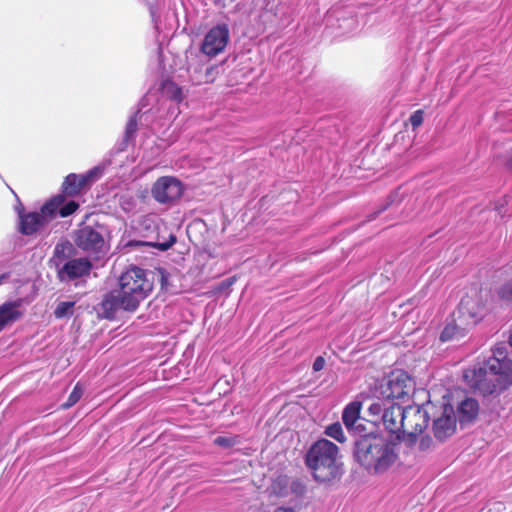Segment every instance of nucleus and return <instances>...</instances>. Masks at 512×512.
<instances>
[{
  "instance_id": "2",
  "label": "nucleus",
  "mask_w": 512,
  "mask_h": 512,
  "mask_svg": "<svg viewBox=\"0 0 512 512\" xmlns=\"http://www.w3.org/2000/svg\"><path fill=\"white\" fill-rule=\"evenodd\" d=\"M60 282L69 283L90 275L92 262L87 257H76V249L69 241L58 242L49 260Z\"/></svg>"
},
{
  "instance_id": "21",
  "label": "nucleus",
  "mask_w": 512,
  "mask_h": 512,
  "mask_svg": "<svg viewBox=\"0 0 512 512\" xmlns=\"http://www.w3.org/2000/svg\"><path fill=\"white\" fill-rule=\"evenodd\" d=\"M75 302L73 301H62L58 303L54 310V316L57 319H62L65 317H69L73 314Z\"/></svg>"
},
{
  "instance_id": "9",
  "label": "nucleus",
  "mask_w": 512,
  "mask_h": 512,
  "mask_svg": "<svg viewBox=\"0 0 512 512\" xmlns=\"http://www.w3.org/2000/svg\"><path fill=\"white\" fill-rule=\"evenodd\" d=\"M429 413L425 405H408L404 407V431L412 441L423 433L429 424Z\"/></svg>"
},
{
  "instance_id": "1",
  "label": "nucleus",
  "mask_w": 512,
  "mask_h": 512,
  "mask_svg": "<svg viewBox=\"0 0 512 512\" xmlns=\"http://www.w3.org/2000/svg\"><path fill=\"white\" fill-rule=\"evenodd\" d=\"M355 460L370 474L387 471L397 460V444L379 434H365L354 442Z\"/></svg>"
},
{
  "instance_id": "27",
  "label": "nucleus",
  "mask_w": 512,
  "mask_h": 512,
  "mask_svg": "<svg viewBox=\"0 0 512 512\" xmlns=\"http://www.w3.org/2000/svg\"><path fill=\"white\" fill-rule=\"evenodd\" d=\"M214 443L223 448H231L236 444V440L234 437L218 436Z\"/></svg>"
},
{
  "instance_id": "13",
  "label": "nucleus",
  "mask_w": 512,
  "mask_h": 512,
  "mask_svg": "<svg viewBox=\"0 0 512 512\" xmlns=\"http://www.w3.org/2000/svg\"><path fill=\"white\" fill-rule=\"evenodd\" d=\"M128 298L119 289L112 290L104 295L101 302L102 314L106 319H113L118 310L135 311L134 306H129Z\"/></svg>"
},
{
  "instance_id": "4",
  "label": "nucleus",
  "mask_w": 512,
  "mask_h": 512,
  "mask_svg": "<svg viewBox=\"0 0 512 512\" xmlns=\"http://www.w3.org/2000/svg\"><path fill=\"white\" fill-rule=\"evenodd\" d=\"M394 386H374L375 393L383 395V400L372 403L368 410L371 415L380 416L384 428L396 436L397 440L403 438L404 407L395 402Z\"/></svg>"
},
{
  "instance_id": "19",
  "label": "nucleus",
  "mask_w": 512,
  "mask_h": 512,
  "mask_svg": "<svg viewBox=\"0 0 512 512\" xmlns=\"http://www.w3.org/2000/svg\"><path fill=\"white\" fill-rule=\"evenodd\" d=\"M410 380L411 377L406 371L394 369L389 373L386 384H406Z\"/></svg>"
},
{
  "instance_id": "28",
  "label": "nucleus",
  "mask_w": 512,
  "mask_h": 512,
  "mask_svg": "<svg viewBox=\"0 0 512 512\" xmlns=\"http://www.w3.org/2000/svg\"><path fill=\"white\" fill-rule=\"evenodd\" d=\"M409 121L413 128L419 127L423 122V112L422 110L415 111L409 118Z\"/></svg>"
},
{
  "instance_id": "38",
  "label": "nucleus",
  "mask_w": 512,
  "mask_h": 512,
  "mask_svg": "<svg viewBox=\"0 0 512 512\" xmlns=\"http://www.w3.org/2000/svg\"><path fill=\"white\" fill-rule=\"evenodd\" d=\"M425 445H427V442H425V440L423 439V440L421 441V443H420V447H421V448H424V447H425Z\"/></svg>"
},
{
  "instance_id": "12",
  "label": "nucleus",
  "mask_w": 512,
  "mask_h": 512,
  "mask_svg": "<svg viewBox=\"0 0 512 512\" xmlns=\"http://www.w3.org/2000/svg\"><path fill=\"white\" fill-rule=\"evenodd\" d=\"M457 429L454 406L450 403L443 404L441 414L433 420L432 432L434 437L443 442L451 437Z\"/></svg>"
},
{
  "instance_id": "34",
  "label": "nucleus",
  "mask_w": 512,
  "mask_h": 512,
  "mask_svg": "<svg viewBox=\"0 0 512 512\" xmlns=\"http://www.w3.org/2000/svg\"><path fill=\"white\" fill-rule=\"evenodd\" d=\"M274 512H295L293 508L291 507H284V506H280V507H277Z\"/></svg>"
},
{
  "instance_id": "6",
  "label": "nucleus",
  "mask_w": 512,
  "mask_h": 512,
  "mask_svg": "<svg viewBox=\"0 0 512 512\" xmlns=\"http://www.w3.org/2000/svg\"><path fill=\"white\" fill-rule=\"evenodd\" d=\"M153 284L147 279V273L144 269L139 267H132L124 272L119 278V290L124 294L129 301V306L138 308L141 301H143L152 291Z\"/></svg>"
},
{
  "instance_id": "15",
  "label": "nucleus",
  "mask_w": 512,
  "mask_h": 512,
  "mask_svg": "<svg viewBox=\"0 0 512 512\" xmlns=\"http://www.w3.org/2000/svg\"><path fill=\"white\" fill-rule=\"evenodd\" d=\"M454 410L457 424L461 429H465L476 421L480 407L476 399L466 397L457 403Z\"/></svg>"
},
{
  "instance_id": "20",
  "label": "nucleus",
  "mask_w": 512,
  "mask_h": 512,
  "mask_svg": "<svg viewBox=\"0 0 512 512\" xmlns=\"http://www.w3.org/2000/svg\"><path fill=\"white\" fill-rule=\"evenodd\" d=\"M324 433L339 443H343L346 440L342 425L339 422H335L327 426Z\"/></svg>"
},
{
  "instance_id": "16",
  "label": "nucleus",
  "mask_w": 512,
  "mask_h": 512,
  "mask_svg": "<svg viewBox=\"0 0 512 512\" xmlns=\"http://www.w3.org/2000/svg\"><path fill=\"white\" fill-rule=\"evenodd\" d=\"M87 186L84 181H82L81 174H75L71 173L66 176L63 184H62V190L64 194L68 196H76L78 195L81 190Z\"/></svg>"
},
{
  "instance_id": "23",
  "label": "nucleus",
  "mask_w": 512,
  "mask_h": 512,
  "mask_svg": "<svg viewBox=\"0 0 512 512\" xmlns=\"http://www.w3.org/2000/svg\"><path fill=\"white\" fill-rule=\"evenodd\" d=\"M84 393L83 386H74L73 391L70 393L67 401L62 404V407L68 409L75 405Z\"/></svg>"
},
{
  "instance_id": "39",
  "label": "nucleus",
  "mask_w": 512,
  "mask_h": 512,
  "mask_svg": "<svg viewBox=\"0 0 512 512\" xmlns=\"http://www.w3.org/2000/svg\"><path fill=\"white\" fill-rule=\"evenodd\" d=\"M425 445H427V442H425V440L423 439V440L421 441V443H420V447H421V448H424V447H425Z\"/></svg>"
},
{
  "instance_id": "10",
  "label": "nucleus",
  "mask_w": 512,
  "mask_h": 512,
  "mask_svg": "<svg viewBox=\"0 0 512 512\" xmlns=\"http://www.w3.org/2000/svg\"><path fill=\"white\" fill-rule=\"evenodd\" d=\"M184 192L182 182L174 176L158 178L151 188L152 197L160 204H169L179 199Z\"/></svg>"
},
{
  "instance_id": "22",
  "label": "nucleus",
  "mask_w": 512,
  "mask_h": 512,
  "mask_svg": "<svg viewBox=\"0 0 512 512\" xmlns=\"http://www.w3.org/2000/svg\"><path fill=\"white\" fill-rule=\"evenodd\" d=\"M104 168L100 166H96L89 171H87L85 174H81L82 181L86 183V185H89L96 180H98L102 174H103Z\"/></svg>"
},
{
  "instance_id": "7",
  "label": "nucleus",
  "mask_w": 512,
  "mask_h": 512,
  "mask_svg": "<svg viewBox=\"0 0 512 512\" xmlns=\"http://www.w3.org/2000/svg\"><path fill=\"white\" fill-rule=\"evenodd\" d=\"M62 202L63 196L57 195L46 202L39 211L28 212L25 216H21L19 232L30 236L45 229L57 217V211Z\"/></svg>"
},
{
  "instance_id": "30",
  "label": "nucleus",
  "mask_w": 512,
  "mask_h": 512,
  "mask_svg": "<svg viewBox=\"0 0 512 512\" xmlns=\"http://www.w3.org/2000/svg\"><path fill=\"white\" fill-rule=\"evenodd\" d=\"M325 359L322 356H318L313 363V370L315 372L321 371L325 366Z\"/></svg>"
},
{
  "instance_id": "26",
  "label": "nucleus",
  "mask_w": 512,
  "mask_h": 512,
  "mask_svg": "<svg viewBox=\"0 0 512 512\" xmlns=\"http://www.w3.org/2000/svg\"><path fill=\"white\" fill-rule=\"evenodd\" d=\"M498 294L500 298L512 301V280L503 284L499 289Z\"/></svg>"
},
{
  "instance_id": "14",
  "label": "nucleus",
  "mask_w": 512,
  "mask_h": 512,
  "mask_svg": "<svg viewBox=\"0 0 512 512\" xmlns=\"http://www.w3.org/2000/svg\"><path fill=\"white\" fill-rule=\"evenodd\" d=\"M23 303V298H17L0 304V333L24 317Z\"/></svg>"
},
{
  "instance_id": "5",
  "label": "nucleus",
  "mask_w": 512,
  "mask_h": 512,
  "mask_svg": "<svg viewBox=\"0 0 512 512\" xmlns=\"http://www.w3.org/2000/svg\"><path fill=\"white\" fill-rule=\"evenodd\" d=\"M480 318L475 303L468 298H463L457 311L453 314L452 320L448 322L442 330L440 340L447 342L464 337L466 333L476 325Z\"/></svg>"
},
{
  "instance_id": "25",
  "label": "nucleus",
  "mask_w": 512,
  "mask_h": 512,
  "mask_svg": "<svg viewBox=\"0 0 512 512\" xmlns=\"http://www.w3.org/2000/svg\"><path fill=\"white\" fill-rule=\"evenodd\" d=\"M176 242V236L174 234H170L168 240L160 241L151 244L153 247L158 248L161 251H166L171 248Z\"/></svg>"
},
{
  "instance_id": "8",
  "label": "nucleus",
  "mask_w": 512,
  "mask_h": 512,
  "mask_svg": "<svg viewBox=\"0 0 512 512\" xmlns=\"http://www.w3.org/2000/svg\"><path fill=\"white\" fill-rule=\"evenodd\" d=\"M74 241L76 246L87 253L99 259L105 255L108 245L103 234L91 226H84L75 233Z\"/></svg>"
},
{
  "instance_id": "3",
  "label": "nucleus",
  "mask_w": 512,
  "mask_h": 512,
  "mask_svg": "<svg viewBox=\"0 0 512 512\" xmlns=\"http://www.w3.org/2000/svg\"><path fill=\"white\" fill-rule=\"evenodd\" d=\"M338 447L327 439L313 443L305 455V464L315 481L327 483L339 478L341 470L336 462Z\"/></svg>"
},
{
  "instance_id": "37",
  "label": "nucleus",
  "mask_w": 512,
  "mask_h": 512,
  "mask_svg": "<svg viewBox=\"0 0 512 512\" xmlns=\"http://www.w3.org/2000/svg\"><path fill=\"white\" fill-rule=\"evenodd\" d=\"M233 282H234V278L227 279L226 280V286H229V285L233 284Z\"/></svg>"
},
{
  "instance_id": "31",
  "label": "nucleus",
  "mask_w": 512,
  "mask_h": 512,
  "mask_svg": "<svg viewBox=\"0 0 512 512\" xmlns=\"http://www.w3.org/2000/svg\"><path fill=\"white\" fill-rule=\"evenodd\" d=\"M149 10H150V15H151L152 21L154 23L155 29L160 30V25H159V20H158L156 10L152 6H150Z\"/></svg>"
},
{
  "instance_id": "18",
  "label": "nucleus",
  "mask_w": 512,
  "mask_h": 512,
  "mask_svg": "<svg viewBox=\"0 0 512 512\" xmlns=\"http://www.w3.org/2000/svg\"><path fill=\"white\" fill-rule=\"evenodd\" d=\"M145 113H141V109H139L127 122L125 133H124V144L125 146L134 139L135 133L137 130V118L140 115V118L144 116Z\"/></svg>"
},
{
  "instance_id": "11",
  "label": "nucleus",
  "mask_w": 512,
  "mask_h": 512,
  "mask_svg": "<svg viewBox=\"0 0 512 512\" xmlns=\"http://www.w3.org/2000/svg\"><path fill=\"white\" fill-rule=\"evenodd\" d=\"M230 38L228 25L217 24L212 27L204 36L201 44V51L209 57H215L226 48Z\"/></svg>"
},
{
  "instance_id": "36",
  "label": "nucleus",
  "mask_w": 512,
  "mask_h": 512,
  "mask_svg": "<svg viewBox=\"0 0 512 512\" xmlns=\"http://www.w3.org/2000/svg\"><path fill=\"white\" fill-rule=\"evenodd\" d=\"M9 277V273H3L0 275V285L3 283L5 279Z\"/></svg>"
},
{
  "instance_id": "17",
  "label": "nucleus",
  "mask_w": 512,
  "mask_h": 512,
  "mask_svg": "<svg viewBox=\"0 0 512 512\" xmlns=\"http://www.w3.org/2000/svg\"><path fill=\"white\" fill-rule=\"evenodd\" d=\"M360 410L361 404L359 402H351L344 408L342 421L348 429H351L359 419Z\"/></svg>"
},
{
  "instance_id": "33",
  "label": "nucleus",
  "mask_w": 512,
  "mask_h": 512,
  "mask_svg": "<svg viewBox=\"0 0 512 512\" xmlns=\"http://www.w3.org/2000/svg\"><path fill=\"white\" fill-rule=\"evenodd\" d=\"M181 96H182V92H181V89L178 88V87H175V91H174V94H173V99L175 101H181Z\"/></svg>"
},
{
  "instance_id": "35",
  "label": "nucleus",
  "mask_w": 512,
  "mask_h": 512,
  "mask_svg": "<svg viewBox=\"0 0 512 512\" xmlns=\"http://www.w3.org/2000/svg\"><path fill=\"white\" fill-rule=\"evenodd\" d=\"M506 166L512 170V152L510 153L507 161H506Z\"/></svg>"
},
{
  "instance_id": "32",
  "label": "nucleus",
  "mask_w": 512,
  "mask_h": 512,
  "mask_svg": "<svg viewBox=\"0 0 512 512\" xmlns=\"http://www.w3.org/2000/svg\"><path fill=\"white\" fill-rule=\"evenodd\" d=\"M15 211L18 215L19 221L21 220V216H25L28 212H25V209L21 202H18V204L15 206Z\"/></svg>"
},
{
  "instance_id": "29",
  "label": "nucleus",
  "mask_w": 512,
  "mask_h": 512,
  "mask_svg": "<svg viewBox=\"0 0 512 512\" xmlns=\"http://www.w3.org/2000/svg\"><path fill=\"white\" fill-rule=\"evenodd\" d=\"M475 388H482V386H474ZM508 386L506 385H503V386H483V388L485 389H480L482 392L484 393H489V394H494V393H497V394H500L502 393Z\"/></svg>"
},
{
  "instance_id": "24",
  "label": "nucleus",
  "mask_w": 512,
  "mask_h": 512,
  "mask_svg": "<svg viewBox=\"0 0 512 512\" xmlns=\"http://www.w3.org/2000/svg\"><path fill=\"white\" fill-rule=\"evenodd\" d=\"M78 207L79 204L74 200H71L65 204L63 201L58 208L57 215L59 214L61 217H68L73 214L78 209Z\"/></svg>"
}]
</instances>
